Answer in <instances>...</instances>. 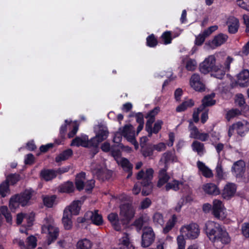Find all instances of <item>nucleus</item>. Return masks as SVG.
I'll return each instance as SVG.
<instances>
[{
	"instance_id": "nucleus-47",
	"label": "nucleus",
	"mask_w": 249,
	"mask_h": 249,
	"mask_svg": "<svg viewBox=\"0 0 249 249\" xmlns=\"http://www.w3.org/2000/svg\"><path fill=\"white\" fill-rule=\"evenodd\" d=\"M10 190L9 185L7 182H3L0 184V196L4 197L9 195Z\"/></svg>"
},
{
	"instance_id": "nucleus-20",
	"label": "nucleus",
	"mask_w": 249,
	"mask_h": 249,
	"mask_svg": "<svg viewBox=\"0 0 249 249\" xmlns=\"http://www.w3.org/2000/svg\"><path fill=\"white\" fill-rule=\"evenodd\" d=\"M236 83L241 87H247L249 85V71L244 70L237 76Z\"/></svg>"
},
{
	"instance_id": "nucleus-57",
	"label": "nucleus",
	"mask_w": 249,
	"mask_h": 249,
	"mask_svg": "<svg viewBox=\"0 0 249 249\" xmlns=\"http://www.w3.org/2000/svg\"><path fill=\"white\" fill-rule=\"evenodd\" d=\"M19 180V176L17 174L11 175L7 177L5 182L10 183L11 184H14Z\"/></svg>"
},
{
	"instance_id": "nucleus-61",
	"label": "nucleus",
	"mask_w": 249,
	"mask_h": 249,
	"mask_svg": "<svg viewBox=\"0 0 249 249\" xmlns=\"http://www.w3.org/2000/svg\"><path fill=\"white\" fill-rule=\"evenodd\" d=\"M166 148V144L163 142H160L158 144H154L153 146V150L158 152L164 151Z\"/></svg>"
},
{
	"instance_id": "nucleus-8",
	"label": "nucleus",
	"mask_w": 249,
	"mask_h": 249,
	"mask_svg": "<svg viewBox=\"0 0 249 249\" xmlns=\"http://www.w3.org/2000/svg\"><path fill=\"white\" fill-rule=\"evenodd\" d=\"M91 170L93 175L101 179H107L108 177L107 174L110 172L107 170L103 162H93L91 164Z\"/></svg>"
},
{
	"instance_id": "nucleus-25",
	"label": "nucleus",
	"mask_w": 249,
	"mask_h": 249,
	"mask_svg": "<svg viewBox=\"0 0 249 249\" xmlns=\"http://www.w3.org/2000/svg\"><path fill=\"white\" fill-rule=\"evenodd\" d=\"M160 111V107H156L153 110H151L147 114L146 118L147 119V121L146 123L145 128L148 129V130H151V124L155 121V117L158 114Z\"/></svg>"
},
{
	"instance_id": "nucleus-50",
	"label": "nucleus",
	"mask_w": 249,
	"mask_h": 249,
	"mask_svg": "<svg viewBox=\"0 0 249 249\" xmlns=\"http://www.w3.org/2000/svg\"><path fill=\"white\" fill-rule=\"evenodd\" d=\"M197 67V63L195 59H189L185 62V68L189 71H194Z\"/></svg>"
},
{
	"instance_id": "nucleus-6",
	"label": "nucleus",
	"mask_w": 249,
	"mask_h": 249,
	"mask_svg": "<svg viewBox=\"0 0 249 249\" xmlns=\"http://www.w3.org/2000/svg\"><path fill=\"white\" fill-rule=\"evenodd\" d=\"M94 180H87L86 179L85 173L82 172L79 174L75 178V185L76 188L79 191L85 189L86 191H89L94 187Z\"/></svg>"
},
{
	"instance_id": "nucleus-58",
	"label": "nucleus",
	"mask_w": 249,
	"mask_h": 249,
	"mask_svg": "<svg viewBox=\"0 0 249 249\" xmlns=\"http://www.w3.org/2000/svg\"><path fill=\"white\" fill-rule=\"evenodd\" d=\"M204 110V107L203 106H200L199 107L197 108L196 110H195L194 111L193 114V120L195 123H197L199 121V114L200 112H202Z\"/></svg>"
},
{
	"instance_id": "nucleus-18",
	"label": "nucleus",
	"mask_w": 249,
	"mask_h": 249,
	"mask_svg": "<svg viewBox=\"0 0 249 249\" xmlns=\"http://www.w3.org/2000/svg\"><path fill=\"white\" fill-rule=\"evenodd\" d=\"M179 34L173 35L171 31H165L162 33L159 38V42L160 45H167L172 43V40L175 37L178 36Z\"/></svg>"
},
{
	"instance_id": "nucleus-12",
	"label": "nucleus",
	"mask_w": 249,
	"mask_h": 249,
	"mask_svg": "<svg viewBox=\"0 0 249 249\" xmlns=\"http://www.w3.org/2000/svg\"><path fill=\"white\" fill-rule=\"evenodd\" d=\"M36 238L33 235L27 237L26 244L22 240L19 238L14 239L13 241V243L18 245L20 249H34L36 246Z\"/></svg>"
},
{
	"instance_id": "nucleus-1",
	"label": "nucleus",
	"mask_w": 249,
	"mask_h": 249,
	"mask_svg": "<svg viewBox=\"0 0 249 249\" xmlns=\"http://www.w3.org/2000/svg\"><path fill=\"white\" fill-rule=\"evenodd\" d=\"M233 59L230 56L226 57L223 65L216 62L215 56L210 55L200 64L201 72L207 74L210 71L214 72L213 75L217 78L222 79L226 71L230 70V64Z\"/></svg>"
},
{
	"instance_id": "nucleus-9",
	"label": "nucleus",
	"mask_w": 249,
	"mask_h": 249,
	"mask_svg": "<svg viewBox=\"0 0 249 249\" xmlns=\"http://www.w3.org/2000/svg\"><path fill=\"white\" fill-rule=\"evenodd\" d=\"M180 231L187 238L191 239L196 238L199 234L198 226L194 223L182 227Z\"/></svg>"
},
{
	"instance_id": "nucleus-56",
	"label": "nucleus",
	"mask_w": 249,
	"mask_h": 249,
	"mask_svg": "<svg viewBox=\"0 0 249 249\" xmlns=\"http://www.w3.org/2000/svg\"><path fill=\"white\" fill-rule=\"evenodd\" d=\"M207 37V36L205 35H204V32L202 34H200L199 35H198L196 37L195 39V44L197 46H200L204 42L206 38Z\"/></svg>"
},
{
	"instance_id": "nucleus-38",
	"label": "nucleus",
	"mask_w": 249,
	"mask_h": 249,
	"mask_svg": "<svg viewBox=\"0 0 249 249\" xmlns=\"http://www.w3.org/2000/svg\"><path fill=\"white\" fill-rule=\"evenodd\" d=\"M178 220V218L176 215L173 214L171 217L169 219L167 222L165 227L163 229L164 233H166L171 231L172 228L175 226Z\"/></svg>"
},
{
	"instance_id": "nucleus-48",
	"label": "nucleus",
	"mask_w": 249,
	"mask_h": 249,
	"mask_svg": "<svg viewBox=\"0 0 249 249\" xmlns=\"http://www.w3.org/2000/svg\"><path fill=\"white\" fill-rule=\"evenodd\" d=\"M194 105V101L190 99L185 102H184L180 105L178 106L177 107L176 110L178 112H181L184 111L188 107H191Z\"/></svg>"
},
{
	"instance_id": "nucleus-51",
	"label": "nucleus",
	"mask_w": 249,
	"mask_h": 249,
	"mask_svg": "<svg viewBox=\"0 0 249 249\" xmlns=\"http://www.w3.org/2000/svg\"><path fill=\"white\" fill-rule=\"evenodd\" d=\"M55 197L53 196H46L43 197V202L44 205L47 207L51 208L53 207L55 202Z\"/></svg>"
},
{
	"instance_id": "nucleus-2",
	"label": "nucleus",
	"mask_w": 249,
	"mask_h": 249,
	"mask_svg": "<svg viewBox=\"0 0 249 249\" xmlns=\"http://www.w3.org/2000/svg\"><path fill=\"white\" fill-rule=\"evenodd\" d=\"M205 227L206 232L210 240L215 246L220 248L223 244L230 242V238L228 232L218 223L210 221L206 223Z\"/></svg>"
},
{
	"instance_id": "nucleus-26",
	"label": "nucleus",
	"mask_w": 249,
	"mask_h": 249,
	"mask_svg": "<svg viewBox=\"0 0 249 249\" xmlns=\"http://www.w3.org/2000/svg\"><path fill=\"white\" fill-rule=\"evenodd\" d=\"M34 221V216L32 214L19 213L17 217V223L19 225L22 222H26L27 223V226L30 227L33 224Z\"/></svg>"
},
{
	"instance_id": "nucleus-36",
	"label": "nucleus",
	"mask_w": 249,
	"mask_h": 249,
	"mask_svg": "<svg viewBox=\"0 0 249 249\" xmlns=\"http://www.w3.org/2000/svg\"><path fill=\"white\" fill-rule=\"evenodd\" d=\"M93 243L87 238L79 240L76 244V249H91Z\"/></svg>"
},
{
	"instance_id": "nucleus-52",
	"label": "nucleus",
	"mask_w": 249,
	"mask_h": 249,
	"mask_svg": "<svg viewBox=\"0 0 249 249\" xmlns=\"http://www.w3.org/2000/svg\"><path fill=\"white\" fill-rule=\"evenodd\" d=\"M0 211L1 213L5 217L6 221L9 223H11L12 220V217L10 214L9 213L8 208L6 206H2L0 208Z\"/></svg>"
},
{
	"instance_id": "nucleus-31",
	"label": "nucleus",
	"mask_w": 249,
	"mask_h": 249,
	"mask_svg": "<svg viewBox=\"0 0 249 249\" xmlns=\"http://www.w3.org/2000/svg\"><path fill=\"white\" fill-rule=\"evenodd\" d=\"M41 178L46 181H50L56 177L57 172L53 170L45 169L40 172Z\"/></svg>"
},
{
	"instance_id": "nucleus-59",
	"label": "nucleus",
	"mask_w": 249,
	"mask_h": 249,
	"mask_svg": "<svg viewBox=\"0 0 249 249\" xmlns=\"http://www.w3.org/2000/svg\"><path fill=\"white\" fill-rule=\"evenodd\" d=\"M184 235H179L177 238L178 249H184L185 241L184 238Z\"/></svg>"
},
{
	"instance_id": "nucleus-29",
	"label": "nucleus",
	"mask_w": 249,
	"mask_h": 249,
	"mask_svg": "<svg viewBox=\"0 0 249 249\" xmlns=\"http://www.w3.org/2000/svg\"><path fill=\"white\" fill-rule=\"evenodd\" d=\"M191 147L193 151L196 152L200 156H203L206 153L204 143L198 141H194L192 143Z\"/></svg>"
},
{
	"instance_id": "nucleus-13",
	"label": "nucleus",
	"mask_w": 249,
	"mask_h": 249,
	"mask_svg": "<svg viewBox=\"0 0 249 249\" xmlns=\"http://www.w3.org/2000/svg\"><path fill=\"white\" fill-rule=\"evenodd\" d=\"M135 214V210L131 205L127 204L122 205L120 207V215L122 218V222H127L133 217Z\"/></svg>"
},
{
	"instance_id": "nucleus-14",
	"label": "nucleus",
	"mask_w": 249,
	"mask_h": 249,
	"mask_svg": "<svg viewBox=\"0 0 249 249\" xmlns=\"http://www.w3.org/2000/svg\"><path fill=\"white\" fill-rule=\"evenodd\" d=\"M122 135L126 140L134 145L136 149L138 147V144L135 140L134 128L132 125H125L122 130H121Z\"/></svg>"
},
{
	"instance_id": "nucleus-4",
	"label": "nucleus",
	"mask_w": 249,
	"mask_h": 249,
	"mask_svg": "<svg viewBox=\"0 0 249 249\" xmlns=\"http://www.w3.org/2000/svg\"><path fill=\"white\" fill-rule=\"evenodd\" d=\"M154 171L152 168L147 169L145 172L141 170L138 173L137 178L142 179L141 184L142 186L146 187V189H143L142 194L143 196L149 195L152 191V185L151 180L153 178Z\"/></svg>"
},
{
	"instance_id": "nucleus-35",
	"label": "nucleus",
	"mask_w": 249,
	"mask_h": 249,
	"mask_svg": "<svg viewBox=\"0 0 249 249\" xmlns=\"http://www.w3.org/2000/svg\"><path fill=\"white\" fill-rule=\"evenodd\" d=\"M228 36L227 35L220 33L215 36L212 40V44L218 47L223 44L228 39Z\"/></svg>"
},
{
	"instance_id": "nucleus-22",
	"label": "nucleus",
	"mask_w": 249,
	"mask_h": 249,
	"mask_svg": "<svg viewBox=\"0 0 249 249\" xmlns=\"http://www.w3.org/2000/svg\"><path fill=\"white\" fill-rule=\"evenodd\" d=\"M237 133L240 136H244L249 130V123L245 120L233 124Z\"/></svg>"
},
{
	"instance_id": "nucleus-62",
	"label": "nucleus",
	"mask_w": 249,
	"mask_h": 249,
	"mask_svg": "<svg viewBox=\"0 0 249 249\" xmlns=\"http://www.w3.org/2000/svg\"><path fill=\"white\" fill-rule=\"evenodd\" d=\"M235 103L240 107L243 106L245 104L244 96L241 94H237L236 96Z\"/></svg>"
},
{
	"instance_id": "nucleus-16",
	"label": "nucleus",
	"mask_w": 249,
	"mask_h": 249,
	"mask_svg": "<svg viewBox=\"0 0 249 249\" xmlns=\"http://www.w3.org/2000/svg\"><path fill=\"white\" fill-rule=\"evenodd\" d=\"M71 146H83L84 147H93L91 139L89 140L88 136L82 135L74 139L71 144Z\"/></svg>"
},
{
	"instance_id": "nucleus-10",
	"label": "nucleus",
	"mask_w": 249,
	"mask_h": 249,
	"mask_svg": "<svg viewBox=\"0 0 249 249\" xmlns=\"http://www.w3.org/2000/svg\"><path fill=\"white\" fill-rule=\"evenodd\" d=\"M189 84L190 87L196 91L203 92L206 87L203 79L198 73H194L190 78Z\"/></svg>"
},
{
	"instance_id": "nucleus-17",
	"label": "nucleus",
	"mask_w": 249,
	"mask_h": 249,
	"mask_svg": "<svg viewBox=\"0 0 249 249\" xmlns=\"http://www.w3.org/2000/svg\"><path fill=\"white\" fill-rule=\"evenodd\" d=\"M36 192L32 189L26 190L21 195L16 196L22 206L28 205L30 200L34 198Z\"/></svg>"
},
{
	"instance_id": "nucleus-40",
	"label": "nucleus",
	"mask_w": 249,
	"mask_h": 249,
	"mask_svg": "<svg viewBox=\"0 0 249 249\" xmlns=\"http://www.w3.org/2000/svg\"><path fill=\"white\" fill-rule=\"evenodd\" d=\"M215 97V94L212 93L209 95H206L202 100V104L201 106H203L204 109L205 107L211 106L215 104V101L213 99Z\"/></svg>"
},
{
	"instance_id": "nucleus-28",
	"label": "nucleus",
	"mask_w": 249,
	"mask_h": 249,
	"mask_svg": "<svg viewBox=\"0 0 249 249\" xmlns=\"http://www.w3.org/2000/svg\"><path fill=\"white\" fill-rule=\"evenodd\" d=\"M202 188L204 191L209 195L216 196L220 194L219 189L215 184L213 183L204 184Z\"/></svg>"
},
{
	"instance_id": "nucleus-3",
	"label": "nucleus",
	"mask_w": 249,
	"mask_h": 249,
	"mask_svg": "<svg viewBox=\"0 0 249 249\" xmlns=\"http://www.w3.org/2000/svg\"><path fill=\"white\" fill-rule=\"evenodd\" d=\"M43 222L42 231V232L48 234L47 243L49 245L56 240L58 235L59 231L52 217H46Z\"/></svg>"
},
{
	"instance_id": "nucleus-63",
	"label": "nucleus",
	"mask_w": 249,
	"mask_h": 249,
	"mask_svg": "<svg viewBox=\"0 0 249 249\" xmlns=\"http://www.w3.org/2000/svg\"><path fill=\"white\" fill-rule=\"evenodd\" d=\"M218 29V26L217 25H213L209 27L207 29L205 30L203 32L204 35H206L207 36H209L211 34H212L213 32L217 30Z\"/></svg>"
},
{
	"instance_id": "nucleus-39",
	"label": "nucleus",
	"mask_w": 249,
	"mask_h": 249,
	"mask_svg": "<svg viewBox=\"0 0 249 249\" xmlns=\"http://www.w3.org/2000/svg\"><path fill=\"white\" fill-rule=\"evenodd\" d=\"M81 202L79 200L73 201L67 209L68 211L71 214L77 215L80 210Z\"/></svg>"
},
{
	"instance_id": "nucleus-42",
	"label": "nucleus",
	"mask_w": 249,
	"mask_h": 249,
	"mask_svg": "<svg viewBox=\"0 0 249 249\" xmlns=\"http://www.w3.org/2000/svg\"><path fill=\"white\" fill-rule=\"evenodd\" d=\"M117 163L120 165L124 170L129 172L132 169L133 166L125 158L117 159Z\"/></svg>"
},
{
	"instance_id": "nucleus-54",
	"label": "nucleus",
	"mask_w": 249,
	"mask_h": 249,
	"mask_svg": "<svg viewBox=\"0 0 249 249\" xmlns=\"http://www.w3.org/2000/svg\"><path fill=\"white\" fill-rule=\"evenodd\" d=\"M20 203L16 196L12 197L9 202V207L12 210H15L19 206Z\"/></svg>"
},
{
	"instance_id": "nucleus-30",
	"label": "nucleus",
	"mask_w": 249,
	"mask_h": 249,
	"mask_svg": "<svg viewBox=\"0 0 249 249\" xmlns=\"http://www.w3.org/2000/svg\"><path fill=\"white\" fill-rule=\"evenodd\" d=\"M196 164L199 171L201 172L203 176L207 178L213 177V174L212 170L205 163L202 161H198Z\"/></svg>"
},
{
	"instance_id": "nucleus-64",
	"label": "nucleus",
	"mask_w": 249,
	"mask_h": 249,
	"mask_svg": "<svg viewBox=\"0 0 249 249\" xmlns=\"http://www.w3.org/2000/svg\"><path fill=\"white\" fill-rule=\"evenodd\" d=\"M151 201L148 198H145L141 203L140 207L142 209H146L151 205Z\"/></svg>"
},
{
	"instance_id": "nucleus-37",
	"label": "nucleus",
	"mask_w": 249,
	"mask_h": 249,
	"mask_svg": "<svg viewBox=\"0 0 249 249\" xmlns=\"http://www.w3.org/2000/svg\"><path fill=\"white\" fill-rule=\"evenodd\" d=\"M159 38L155 34H151L148 36L146 38V45L147 47H156L160 45Z\"/></svg>"
},
{
	"instance_id": "nucleus-7",
	"label": "nucleus",
	"mask_w": 249,
	"mask_h": 249,
	"mask_svg": "<svg viewBox=\"0 0 249 249\" xmlns=\"http://www.w3.org/2000/svg\"><path fill=\"white\" fill-rule=\"evenodd\" d=\"M212 213L215 217L219 220H223L227 217L226 209L223 202L217 199L213 200Z\"/></svg>"
},
{
	"instance_id": "nucleus-41",
	"label": "nucleus",
	"mask_w": 249,
	"mask_h": 249,
	"mask_svg": "<svg viewBox=\"0 0 249 249\" xmlns=\"http://www.w3.org/2000/svg\"><path fill=\"white\" fill-rule=\"evenodd\" d=\"M72 153V151L71 149H68L63 151L55 158L56 162H58L67 160L71 156Z\"/></svg>"
},
{
	"instance_id": "nucleus-33",
	"label": "nucleus",
	"mask_w": 249,
	"mask_h": 249,
	"mask_svg": "<svg viewBox=\"0 0 249 249\" xmlns=\"http://www.w3.org/2000/svg\"><path fill=\"white\" fill-rule=\"evenodd\" d=\"M119 244L121 245L122 249H134V246L129 241L127 234H124V236L119 240Z\"/></svg>"
},
{
	"instance_id": "nucleus-60",
	"label": "nucleus",
	"mask_w": 249,
	"mask_h": 249,
	"mask_svg": "<svg viewBox=\"0 0 249 249\" xmlns=\"http://www.w3.org/2000/svg\"><path fill=\"white\" fill-rule=\"evenodd\" d=\"M242 233L246 238L249 237V223H244L241 227Z\"/></svg>"
},
{
	"instance_id": "nucleus-24",
	"label": "nucleus",
	"mask_w": 249,
	"mask_h": 249,
	"mask_svg": "<svg viewBox=\"0 0 249 249\" xmlns=\"http://www.w3.org/2000/svg\"><path fill=\"white\" fill-rule=\"evenodd\" d=\"M227 24L228 26V31L231 34H235L239 27V21L238 18L231 17L228 18Z\"/></svg>"
},
{
	"instance_id": "nucleus-45",
	"label": "nucleus",
	"mask_w": 249,
	"mask_h": 249,
	"mask_svg": "<svg viewBox=\"0 0 249 249\" xmlns=\"http://www.w3.org/2000/svg\"><path fill=\"white\" fill-rule=\"evenodd\" d=\"M74 190L73 184L71 182H67L61 185L59 188V191L61 193H71Z\"/></svg>"
},
{
	"instance_id": "nucleus-21",
	"label": "nucleus",
	"mask_w": 249,
	"mask_h": 249,
	"mask_svg": "<svg viewBox=\"0 0 249 249\" xmlns=\"http://www.w3.org/2000/svg\"><path fill=\"white\" fill-rule=\"evenodd\" d=\"M236 191V185L234 183H228L223 190L222 196L225 199H229L234 195Z\"/></svg>"
},
{
	"instance_id": "nucleus-15",
	"label": "nucleus",
	"mask_w": 249,
	"mask_h": 249,
	"mask_svg": "<svg viewBox=\"0 0 249 249\" xmlns=\"http://www.w3.org/2000/svg\"><path fill=\"white\" fill-rule=\"evenodd\" d=\"M155 237V234L152 228H145L142 235V246L144 248L150 246L154 242Z\"/></svg>"
},
{
	"instance_id": "nucleus-19",
	"label": "nucleus",
	"mask_w": 249,
	"mask_h": 249,
	"mask_svg": "<svg viewBox=\"0 0 249 249\" xmlns=\"http://www.w3.org/2000/svg\"><path fill=\"white\" fill-rule=\"evenodd\" d=\"M245 170V163L242 160L235 162L231 168V172L236 177H241Z\"/></svg>"
},
{
	"instance_id": "nucleus-44",
	"label": "nucleus",
	"mask_w": 249,
	"mask_h": 249,
	"mask_svg": "<svg viewBox=\"0 0 249 249\" xmlns=\"http://www.w3.org/2000/svg\"><path fill=\"white\" fill-rule=\"evenodd\" d=\"M182 184L183 183L182 182L175 179L166 184L165 185V189L166 191L172 189L176 191L179 189L180 186H182Z\"/></svg>"
},
{
	"instance_id": "nucleus-55",
	"label": "nucleus",
	"mask_w": 249,
	"mask_h": 249,
	"mask_svg": "<svg viewBox=\"0 0 249 249\" xmlns=\"http://www.w3.org/2000/svg\"><path fill=\"white\" fill-rule=\"evenodd\" d=\"M241 114V112L237 109H232L229 110L226 115V118L227 120H230L234 117L239 115Z\"/></svg>"
},
{
	"instance_id": "nucleus-46",
	"label": "nucleus",
	"mask_w": 249,
	"mask_h": 249,
	"mask_svg": "<svg viewBox=\"0 0 249 249\" xmlns=\"http://www.w3.org/2000/svg\"><path fill=\"white\" fill-rule=\"evenodd\" d=\"M153 221L157 226H163L164 224L163 216L160 213H156L153 216Z\"/></svg>"
},
{
	"instance_id": "nucleus-27",
	"label": "nucleus",
	"mask_w": 249,
	"mask_h": 249,
	"mask_svg": "<svg viewBox=\"0 0 249 249\" xmlns=\"http://www.w3.org/2000/svg\"><path fill=\"white\" fill-rule=\"evenodd\" d=\"M167 169V167L165 166L163 168L161 169L159 171V181L157 184L159 187H161L167 183L170 178V177L166 172Z\"/></svg>"
},
{
	"instance_id": "nucleus-49",
	"label": "nucleus",
	"mask_w": 249,
	"mask_h": 249,
	"mask_svg": "<svg viewBox=\"0 0 249 249\" xmlns=\"http://www.w3.org/2000/svg\"><path fill=\"white\" fill-rule=\"evenodd\" d=\"M189 130L190 132V137L196 139L200 132L198 128L193 124L191 121L190 122Z\"/></svg>"
},
{
	"instance_id": "nucleus-11",
	"label": "nucleus",
	"mask_w": 249,
	"mask_h": 249,
	"mask_svg": "<svg viewBox=\"0 0 249 249\" xmlns=\"http://www.w3.org/2000/svg\"><path fill=\"white\" fill-rule=\"evenodd\" d=\"M80 222H84L86 221L90 220L92 223L97 226H100L103 224V219L101 214L98 213V210L94 211H89L87 212L83 218L81 219L78 218V220Z\"/></svg>"
},
{
	"instance_id": "nucleus-53",
	"label": "nucleus",
	"mask_w": 249,
	"mask_h": 249,
	"mask_svg": "<svg viewBox=\"0 0 249 249\" xmlns=\"http://www.w3.org/2000/svg\"><path fill=\"white\" fill-rule=\"evenodd\" d=\"M216 175L219 178L221 179L224 178L225 176V173L223 172L222 169L221 160H219L217 162L216 168Z\"/></svg>"
},
{
	"instance_id": "nucleus-5",
	"label": "nucleus",
	"mask_w": 249,
	"mask_h": 249,
	"mask_svg": "<svg viewBox=\"0 0 249 249\" xmlns=\"http://www.w3.org/2000/svg\"><path fill=\"white\" fill-rule=\"evenodd\" d=\"M95 136L91 138L94 148V154L98 152L97 147L99 143L106 140L108 135V131L106 126L99 124L94 127Z\"/></svg>"
},
{
	"instance_id": "nucleus-23",
	"label": "nucleus",
	"mask_w": 249,
	"mask_h": 249,
	"mask_svg": "<svg viewBox=\"0 0 249 249\" xmlns=\"http://www.w3.org/2000/svg\"><path fill=\"white\" fill-rule=\"evenodd\" d=\"M178 158L175 155L174 152L168 151L162 154V156L160 161V165L163 163L164 166L167 167V164L169 162H177Z\"/></svg>"
},
{
	"instance_id": "nucleus-32",
	"label": "nucleus",
	"mask_w": 249,
	"mask_h": 249,
	"mask_svg": "<svg viewBox=\"0 0 249 249\" xmlns=\"http://www.w3.org/2000/svg\"><path fill=\"white\" fill-rule=\"evenodd\" d=\"M107 218L115 230H121V227L119 220L118 214L116 213H110L108 214Z\"/></svg>"
},
{
	"instance_id": "nucleus-43",
	"label": "nucleus",
	"mask_w": 249,
	"mask_h": 249,
	"mask_svg": "<svg viewBox=\"0 0 249 249\" xmlns=\"http://www.w3.org/2000/svg\"><path fill=\"white\" fill-rule=\"evenodd\" d=\"M163 124V122L161 120H157L155 123L153 128H152V124H151V130L149 131L148 129L146 128V131L148 133V136L151 137L152 133L157 134L160 130L161 126Z\"/></svg>"
},
{
	"instance_id": "nucleus-34",
	"label": "nucleus",
	"mask_w": 249,
	"mask_h": 249,
	"mask_svg": "<svg viewBox=\"0 0 249 249\" xmlns=\"http://www.w3.org/2000/svg\"><path fill=\"white\" fill-rule=\"evenodd\" d=\"M71 215L66 209L64 211L62 222L65 229L69 230L72 227Z\"/></svg>"
}]
</instances>
